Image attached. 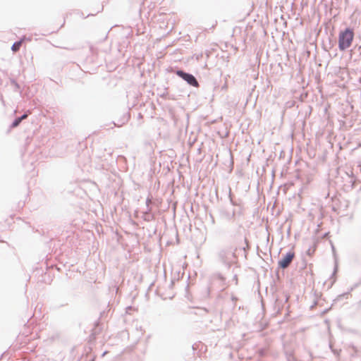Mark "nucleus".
I'll return each mask as SVG.
<instances>
[{"mask_svg": "<svg viewBox=\"0 0 361 361\" xmlns=\"http://www.w3.org/2000/svg\"><path fill=\"white\" fill-rule=\"evenodd\" d=\"M176 74L178 76H180V78H182L184 80H185L190 85H192L193 87H196L199 86L198 82L197 81V80L192 75L183 72V71H177Z\"/></svg>", "mask_w": 361, "mask_h": 361, "instance_id": "obj_2", "label": "nucleus"}, {"mask_svg": "<svg viewBox=\"0 0 361 361\" xmlns=\"http://www.w3.org/2000/svg\"><path fill=\"white\" fill-rule=\"evenodd\" d=\"M27 117V114H24L21 117H20L19 118L20 119V121H22L23 119H25Z\"/></svg>", "mask_w": 361, "mask_h": 361, "instance_id": "obj_6", "label": "nucleus"}, {"mask_svg": "<svg viewBox=\"0 0 361 361\" xmlns=\"http://www.w3.org/2000/svg\"><path fill=\"white\" fill-rule=\"evenodd\" d=\"M354 39V32L350 28H346L343 31H341L338 35V47L341 51H344L349 48Z\"/></svg>", "mask_w": 361, "mask_h": 361, "instance_id": "obj_1", "label": "nucleus"}, {"mask_svg": "<svg viewBox=\"0 0 361 361\" xmlns=\"http://www.w3.org/2000/svg\"><path fill=\"white\" fill-rule=\"evenodd\" d=\"M23 40H20L19 42H17L14 43L11 47L12 50L16 52L18 51L22 45Z\"/></svg>", "mask_w": 361, "mask_h": 361, "instance_id": "obj_4", "label": "nucleus"}, {"mask_svg": "<svg viewBox=\"0 0 361 361\" xmlns=\"http://www.w3.org/2000/svg\"><path fill=\"white\" fill-rule=\"evenodd\" d=\"M20 122H21V121H20V119L19 118H16V119L14 121V122L13 123V124H12V127H13V128H16V127H17V126L20 124Z\"/></svg>", "mask_w": 361, "mask_h": 361, "instance_id": "obj_5", "label": "nucleus"}, {"mask_svg": "<svg viewBox=\"0 0 361 361\" xmlns=\"http://www.w3.org/2000/svg\"><path fill=\"white\" fill-rule=\"evenodd\" d=\"M295 257L294 252H288L279 262V265L282 269L287 268Z\"/></svg>", "mask_w": 361, "mask_h": 361, "instance_id": "obj_3", "label": "nucleus"}]
</instances>
